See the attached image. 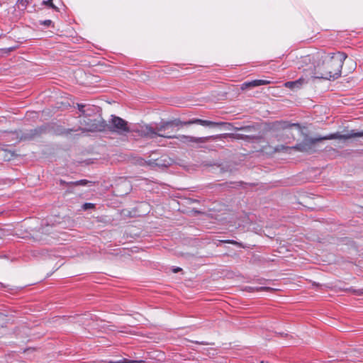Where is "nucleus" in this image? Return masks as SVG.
Here are the masks:
<instances>
[{
    "instance_id": "nucleus-1",
    "label": "nucleus",
    "mask_w": 363,
    "mask_h": 363,
    "mask_svg": "<svg viewBox=\"0 0 363 363\" xmlns=\"http://www.w3.org/2000/svg\"><path fill=\"white\" fill-rule=\"evenodd\" d=\"M183 126V121L179 119H174L169 121H162L155 127L151 125H147L143 127L142 131L145 136L150 138H155L156 137H163L167 138H177L183 143H205L210 139L222 138L227 134H221L216 135H211L206 137H194L191 135H180L175 136L170 133L173 132L174 128H180Z\"/></svg>"
},
{
    "instance_id": "nucleus-2",
    "label": "nucleus",
    "mask_w": 363,
    "mask_h": 363,
    "mask_svg": "<svg viewBox=\"0 0 363 363\" xmlns=\"http://www.w3.org/2000/svg\"><path fill=\"white\" fill-rule=\"evenodd\" d=\"M347 57L345 52L327 53L320 50L316 52L318 75L315 79L330 80L337 79L341 75L344 61Z\"/></svg>"
},
{
    "instance_id": "nucleus-3",
    "label": "nucleus",
    "mask_w": 363,
    "mask_h": 363,
    "mask_svg": "<svg viewBox=\"0 0 363 363\" xmlns=\"http://www.w3.org/2000/svg\"><path fill=\"white\" fill-rule=\"evenodd\" d=\"M363 137V130L357 131L355 130H351L346 134H341L339 132H336L334 133H330L323 137L310 138L307 143H303L301 144H298L293 147H289L284 145H277L274 150L276 152H287L289 150L295 149L301 152L308 151L310 146L314 145L315 143L321 141L323 140H334V139H340V140H348L352 138H358Z\"/></svg>"
},
{
    "instance_id": "nucleus-4",
    "label": "nucleus",
    "mask_w": 363,
    "mask_h": 363,
    "mask_svg": "<svg viewBox=\"0 0 363 363\" xmlns=\"http://www.w3.org/2000/svg\"><path fill=\"white\" fill-rule=\"evenodd\" d=\"M315 57L316 52L313 55L302 56L296 62L298 69L303 70L306 78L308 77L315 78V75H318V62L317 59H315Z\"/></svg>"
},
{
    "instance_id": "nucleus-5",
    "label": "nucleus",
    "mask_w": 363,
    "mask_h": 363,
    "mask_svg": "<svg viewBox=\"0 0 363 363\" xmlns=\"http://www.w3.org/2000/svg\"><path fill=\"white\" fill-rule=\"evenodd\" d=\"M81 129L86 132H101L106 129L107 123L101 116L80 118Z\"/></svg>"
},
{
    "instance_id": "nucleus-6",
    "label": "nucleus",
    "mask_w": 363,
    "mask_h": 363,
    "mask_svg": "<svg viewBox=\"0 0 363 363\" xmlns=\"http://www.w3.org/2000/svg\"><path fill=\"white\" fill-rule=\"evenodd\" d=\"M106 128H108L111 132H114L120 135H124L130 132L128 122L115 115H111Z\"/></svg>"
},
{
    "instance_id": "nucleus-7",
    "label": "nucleus",
    "mask_w": 363,
    "mask_h": 363,
    "mask_svg": "<svg viewBox=\"0 0 363 363\" xmlns=\"http://www.w3.org/2000/svg\"><path fill=\"white\" fill-rule=\"evenodd\" d=\"M77 106L81 113L79 118H87L99 116L97 115L100 110L99 106L83 104H77Z\"/></svg>"
},
{
    "instance_id": "nucleus-8",
    "label": "nucleus",
    "mask_w": 363,
    "mask_h": 363,
    "mask_svg": "<svg viewBox=\"0 0 363 363\" xmlns=\"http://www.w3.org/2000/svg\"><path fill=\"white\" fill-rule=\"evenodd\" d=\"M192 124H199L202 126L210 127V128L223 127V126L229 125V123H225V122H221V121L220 122H214V121L203 120V119H200V118H193V119L189 120L187 121H183V126L184 125H190Z\"/></svg>"
},
{
    "instance_id": "nucleus-9",
    "label": "nucleus",
    "mask_w": 363,
    "mask_h": 363,
    "mask_svg": "<svg viewBox=\"0 0 363 363\" xmlns=\"http://www.w3.org/2000/svg\"><path fill=\"white\" fill-rule=\"evenodd\" d=\"M269 81L265 79H255L250 82H245L243 84H242L241 89L244 90L251 87L267 85L269 84Z\"/></svg>"
},
{
    "instance_id": "nucleus-10",
    "label": "nucleus",
    "mask_w": 363,
    "mask_h": 363,
    "mask_svg": "<svg viewBox=\"0 0 363 363\" xmlns=\"http://www.w3.org/2000/svg\"><path fill=\"white\" fill-rule=\"evenodd\" d=\"M307 82V79L306 77H302L295 81L286 82L284 84V86L285 87L291 89H300L303 86V84H306Z\"/></svg>"
},
{
    "instance_id": "nucleus-11",
    "label": "nucleus",
    "mask_w": 363,
    "mask_h": 363,
    "mask_svg": "<svg viewBox=\"0 0 363 363\" xmlns=\"http://www.w3.org/2000/svg\"><path fill=\"white\" fill-rule=\"evenodd\" d=\"M61 184H66L67 186H91L94 184L93 182L87 179H80L75 182H67L62 179L60 181Z\"/></svg>"
},
{
    "instance_id": "nucleus-12",
    "label": "nucleus",
    "mask_w": 363,
    "mask_h": 363,
    "mask_svg": "<svg viewBox=\"0 0 363 363\" xmlns=\"http://www.w3.org/2000/svg\"><path fill=\"white\" fill-rule=\"evenodd\" d=\"M279 125H280V127L282 128H291L292 127H298L299 128V124L298 123H290L289 122H286V121H282V122H280L279 123Z\"/></svg>"
},
{
    "instance_id": "nucleus-13",
    "label": "nucleus",
    "mask_w": 363,
    "mask_h": 363,
    "mask_svg": "<svg viewBox=\"0 0 363 363\" xmlns=\"http://www.w3.org/2000/svg\"><path fill=\"white\" fill-rule=\"evenodd\" d=\"M53 1L54 0H47V9L52 8L55 11H58L59 8L55 4L53 3Z\"/></svg>"
},
{
    "instance_id": "nucleus-14",
    "label": "nucleus",
    "mask_w": 363,
    "mask_h": 363,
    "mask_svg": "<svg viewBox=\"0 0 363 363\" xmlns=\"http://www.w3.org/2000/svg\"><path fill=\"white\" fill-rule=\"evenodd\" d=\"M55 258L52 257L50 255H47V264L52 265L54 264Z\"/></svg>"
},
{
    "instance_id": "nucleus-15",
    "label": "nucleus",
    "mask_w": 363,
    "mask_h": 363,
    "mask_svg": "<svg viewBox=\"0 0 363 363\" xmlns=\"http://www.w3.org/2000/svg\"><path fill=\"white\" fill-rule=\"evenodd\" d=\"M30 0H18L17 4L23 7H26Z\"/></svg>"
},
{
    "instance_id": "nucleus-16",
    "label": "nucleus",
    "mask_w": 363,
    "mask_h": 363,
    "mask_svg": "<svg viewBox=\"0 0 363 363\" xmlns=\"http://www.w3.org/2000/svg\"><path fill=\"white\" fill-rule=\"evenodd\" d=\"M93 207H94V204L91 203H85L83 206L84 209H88V208H93Z\"/></svg>"
},
{
    "instance_id": "nucleus-17",
    "label": "nucleus",
    "mask_w": 363,
    "mask_h": 363,
    "mask_svg": "<svg viewBox=\"0 0 363 363\" xmlns=\"http://www.w3.org/2000/svg\"><path fill=\"white\" fill-rule=\"evenodd\" d=\"M52 21L50 20H47V23H46V25H47V28L51 27L52 26Z\"/></svg>"
},
{
    "instance_id": "nucleus-18",
    "label": "nucleus",
    "mask_w": 363,
    "mask_h": 363,
    "mask_svg": "<svg viewBox=\"0 0 363 363\" xmlns=\"http://www.w3.org/2000/svg\"><path fill=\"white\" fill-rule=\"evenodd\" d=\"M181 270H182V269H181V268H179V267H176V268L173 269V270H172V271H173V272L177 273V272H179V271H181Z\"/></svg>"
},
{
    "instance_id": "nucleus-19",
    "label": "nucleus",
    "mask_w": 363,
    "mask_h": 363,
    "mask_svg": "<svg viewBox=\"0 0 363 363\" xmlns=\"http://www.w3.org/2000/svg\"><path fill=\"white\" fill-rule=\"evenodd\" d=\"M34 134H30V135H25L24 136V138H31L32 137H33Z\"/></svg>"
},
{
    "instance_id": "nucleus-20",
    "label": "nucleus",
    "mask_w": 363,
    "mask_h": 363,
    "mask_svg": "<svg viewBox=\"0 0 363 363\" xmlns=\"http://www.w3.org/2000/svg\"><path fill=\"white\" fill-rule=\"evenodd\" d=\"M225 242H228V243H233V244H235L236 242L235 241H231V240H227V241H225Z\"/></svg>"
},
{
    "instance_id": "nucleus-21",
    "label": "nucleus",
    "mask_w": 363,
    "mask_h": 363,
    "mask_svg": "<svg viewBox=\"0 0 363 363\" xmlns=\"http://www.w3.org/2000/svg\"><path fill=\"white\" fill-rule=\"evenodd\" d=\"M127 362V360L125 359H123V360H120L118 362L119 363H125Z\"/></svg>"
},
{
    "instance_id": "nucleus-22",
    "label": "nucleus",
    "mask_w": 363,
    "mask_h": 363,
    "mask_svg": "<svg viewBox=\"0 0 363 363\" xmlns=\"http://www.w3.org/2000/svg\"><path fill=\"white\" fill-rule=\"evenodd\" d=\"M71 131H72V129H67V130H66V133H69Z\"/></svg>"
},
{
    "instance_id": "nucleus-23",
    "label": "nucleus",
    "mask_w": 363,
    "mask_h": 363,
    "mask_svg": "<svg viewBox=\"0 0 363 363\" xmlns=\"http://www.w3.org/2000/svg\"><path fill=\"white\" fill-rule=\"evenodd\" d=\"M60 265H61V264H60V265H58V266L55 267V270H56V269H57L60 267Z\"/></svg>"
},
{
    "instance_id": "nucleus-24",
    "label": "nucleus",
    "mask_w": 363,
    "mask_h": 363,
    "mask_svg": "<svg viewBox=\"0 0 363 363\" xmlns=\"http://www.w3.org/2000/svg\"><path fill=\"white\" fill-rule=\"evenodd\" d=\"M41 23H42L43 25H45V21H43Z\"/></svg>"
},
{
    "instance_id": "nucleus-25",
    "label": "nucleus",
    "mask_w": 363,
    "mask_h": 363,
    "mask_svg": "<svg viewBox=\"0 0 363 363\" xmlns=\"http://www.w3.org/2000/svg\"><path fill=\"white\" fill-rule=\"evenodd\" d=\"M51 36H52V35H48V33H47V37L51 38Z\"/></svg>"
},
{
    "instance_id": "nucleus-26",
    "label": "nucleus",
    "mask_w": 363,
    "mask_h": 363,
    "mask_svg": "<svg viewBox=\"0 0 363 363\" xmlns=\"http://www.w3.org/2000/svg\"><path fill=\"white\" fill-rule=\"evenodd\" d=\"M260 363H268V362H264V361H261Z\"/></svg>"
},
{
    "instance_id": "nucleus-27",
    "label": "nucleus",
    "mask_w": 363,
    "mask_h": 363,
    "mask_svg": "<svg viewBox=\"0 0 363 363\" xmlns=\"http://www.w3.org/2000/svg\"><path fill=\"white\" fill-rule=\"evenodd\" d=\"M266 289L265 287H260V289Z\"/></svg>"
},
{
    "instance_id": "nucleus-28",
    "label": "nucleus",
    "mask_w": 363,
    "mask_h": 363,
    "mask_svg": "<svg viewBox=\"0 0 363 363\" xmlns=\"http://www.w3.org/2000/svg\"><path fill=\"white\" fill-rule=\"evenodd\" d=\"M43 4H45V1H43Z\"/></svg>"
}]
</instances>
